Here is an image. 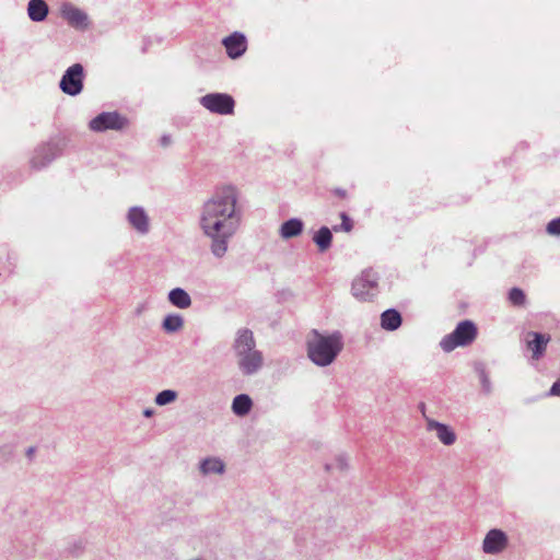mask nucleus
I'll use <instances>...</instances> for the list:
<instances>
[{"instance_id": "obj_1", "label": "nucleus", "mask_w": 560, "mask_h": 560, "mask_svg": "<svg viewBox=\"0 0 560 560\" xmlns=\"http://www.w3.org/2000/svg\"><path fill=\"white\" fill-rule=\"evenodd\" d=\"M238 190L233 185L218 187L203 203L200 214V228L210 240L209 248L215 258H223L229 243L236 234L242 211L237 207Z\"/></svg>"}, {"instance_id": "obj_2", "label": "nucleus", "mask_w": 560, "mask_h": 560, "mask_svg": "<svg viewBox=\"0 0 560 560\" xmlns=\"http://www.w3.org/2000/svg\"><path fill=\"white\" fill-rule=\"evenodd\" d=\"M232 351L236 366L243 376H253L262 370L265 357L257 349L254 332L249 328L237 329L232 342Z\"/></svg>"}, {"instance_id": "obj_3", "label": "nucleus", "mask_w": 560, "mask_h": 560, "mask_svg": "<svg viewBox=\"0 0 560 560\" xmlns=\"http://www.w3.org/2000/svg\"><path fill=\"white\" fill-rule=\"evenodd\" d=\"M313 339L307 342V355L317 366L330 365L343 349L342 335L335 331L330 335H322L313 331Z\"/></svg>"}, {"instance_id": "obj_4", "label": "nucleus", "mask_w": 560, "mask_h": 560, "mask_svg": "<svg viewBox=\"0 0 560 560\" xmlns=\"http://www.w3.org/2000/svg\"><path fill=\"white\" fill-rule=\"evenodd\" d=\"M477 337V327L469 320H463L457 324L453 332L444 336L440 341V347L445 352H451L457 347L470 345Z\"/></svg>"}, {"instance_id": "obj_5", "label": "nucleus", "mask_w": 560, "mask_h": 560, "mask_svg": "<svg viewBox=\"0 0 560 560\" xmlns=\"http://www.w3.org/2000/svg\"><path fill=\"white\" fill-rule=\"evenodd\" d=\"M128 126V118L118 112H103L89 122V128L95 132L121 131Z\"/></svg>"}, {"instance_id": "obj_6", "label": "nucleus", "mask_w": 560, "mask_h": 560, "mask_svg": "<svg viewBox=\"0 0 560 560\" xmlns=\"http://www.w3.org/2000/svg\"><path fill=\"white\" fill-rule=\"evenodd\" d=\"M378 276L372 269L364 270L352 282V294L359 301L371 300L377 291Z\"/></svg>"}, {"instance_id": "obj_7", "label": "nucleus", "mask_w": 560, "mask_h": 560, "mask_svg": "<svg viewBox=\"0 0 560 560\" xmlns=\"http://www.w3.org/2000/svg\"><path fill=\"white\" fill-rule=\"evenodd\" d=\"M83 66L81 63H74L65 71L59 88L65 94L77 96L83 90Z\"/></svg>"}, {"instance_id": "obj_8", "label": "nucleus", "mask_w": 560, "mask_h": 560, "mask_svg": "<svg viewBox=\"0 0 560 560\" xmlns=\"http://www.w3.org/2000/svg\"><path fill=\"white\" fill-rule=\"evenodd\" d=\"M200 104L211 113L230 115L234 112V98L225 93H209L200 98Z\"/></svg>"}, {"instance_id": "obj_9", "label": "nucleus", "mask_w": 560, "mask_h": 560, "mask_svg": "<svg viewBox=\"0 0 560 560\" xmlns=\"http://www.w3.org/2000/svg\"><path fill=\"white\" fill-rule=\"evenodd\" d=\"M60 152L61 148L57 142H47L38 145L31 159L32 168L42 170L46 167Z\"/></svg>"}, {"instance_id": "obj_10", "label": "nucleus", "mask_w": 560, "mask_h": 560, "mask_svg": "<svg viewBox=\"0 0 560 560\" xmlns=\"http://www.w3.org/2000/svg\"><path fill=\"white\" fill-rule=\"evenodd\" d=\"M509 539L506 534L501 529H490L482 542V550L487 555H498L508 546Z\"/></svg>"}, {"instance_id": "obj_11", "label": "nucleus", "mask_w": 560, "mask_h": 560, "mask_svg": "<svg viewBox=\"0 0 560 560\" xmlns=\"http://www.w3.org/2000/svg\"><path fill=\"white\" fill-rule=\"evenodd\" d=\"M128 224L140 235L150 232V218L147 211L139 206L130 207L126 215Z\"/></svg>"}, {"instance_id": "obj_12", "label": "nucleus", "mask_w": 560, "mask_h": 560, "mask_svg": "<svg viewBox=\"0 0 560 560\" xmlns=\"http://www.w3.org/2000/svg\"><path fill=\"white\" fill-rule=\"evenodd\" d=\"M226 54L231 59H237L243 56L247 49V40L244 34L234 32L222 40Z\"/></svg>"}, {"instance_id": "obj_13", "label": "nucleus", "mask_w": 560, "mask_h": 560, "mask_svg": "<svg viewBox=\"0 0 560 560\" xmlns=\"http://www.w3.org/2000/svg\"><path fill=\"white\" fill-rule=\"evenodd\" d=\"M61 16L75 28H86L89 26V16L81 9L70 4L65 3L61 7Z\"/></svg>"}, {"instance_id": "obj_14", "label": "nucleus", "mask_w": 560, "mask_h": 560, "mask_svg": "<svg viewBox=\"0 0 560 560\" xmlns=\"http://www.w3.org/2000/svg\"><path fill=\"white\" fill-rule=\"evenodd\" d=\"M525 340L527 349L532 351V358L539 360L546 351L550 337L541 332L528 331Z\"/></svg>"}, {"instance_id": "obj_15", "label": "nucleus", "mask_w": 560, "mask_h": 560, "mask_svg": "<svg viewBox=\"0 0 560 560\" xmlns=\"http://www.w3.org/2000/svg\"><path fill=\"white\" fill-rule=\"evenodd\" d=\"M427 429L429 431H435L438 439L444 445H452L456 441L455 432L446 424L438 422L433 419H427Z\"/></svg>"}, {"instance_id": "obj_16", "label": "nucleus", "mask_w": 560, "mask_h": 560, "mask_svg": "<svg viewBox=\"0 0 560 560\" xmlns=\"http://www.w3.org/2000/svg\"><path fill=\"white\" fill-rule=\"evenodd\" d=\"M49 13L45 0H30L27 3V15L33 22H43Z\"/></svg>"}, {"instance_id": "obj_17", "label": "nucleus", "mask_w": 560, "mask_h": 560, "mask_svg": "<svg viewBox=\"0 0 560 560\" xmlns=\"http://www.w3.org/2000/svg\"><path fill=\"white\" fill-rule=\"evenodd\" d=\"M199 470L203 476L222 475L225 471V464L219 457H207L200 462Z\"/></svg>"}, {"instance_id": "obj_18", "label": "nucleus", "mask_w": 560, "mask_h": 560, "mask_svg": "<svg viewBox=\"0 0 560 560\" xmlns=\"http://www.w3.org/2000/svg\"><path fill=\"white\" fill-rule=\"evenodd\" d=\"M304 223L301 219L292 218L283 222L280 226V236L289 240L299 236L303 232Z\"/></svg>"}, {"instance_id": "obj_19", "label": "nucleus", "mask_w": 560, "mask_h": 560, "mask_svg": "<svg viewBox=\"0 0 560 560\" xmlns=\"http://www.w3.org/2000/svg\"><path fill=\"white\" fill-rule=\"evenodd\" d=\"M253 399L247 394L236 395L232 400L231 409L237 417L247 416L253 408Z\"/></svg>"}, {"instance_id": "obj_20", "label": "nucleus", "mask_w": 560, "mask_h": 560, "mask_svg": "<svg viewBox=\"0 0 560 560\" xmlns=\"http://www.w3.org/2000/svg\"><path fill=\"white\" fill-rule=\"evenodd\" d=\"M402 318L398 311L394 308L386 310L381 315V326L383 329L394 331L401 325Z\"/></svg>"}, {"instance_id": "obj_21", "label": "nucleus", "mask_w": 560, "mask_h": 560, "mask_svg": "<svg viewBox=\"0 0 560 560\" xmlns=\"http://www.w3.org/2000/svg\"><path fill=\"white\" fill-rule=\"evenodd\" d=\"M314 243L319 252L324 253L330 248L332 242V233L327 226H322L313 236Z\"/></svg>"}, {"instance_id": "obj_22", "label": "nucleus", "mask_w": 560, "mask_h": 560, "mask_svg": "<svg viewBox=\"0 0 560 560\" xmlns=\"http://www.w3.org/2000/svg\"><path fill=\"white\" fill-rule=\"evenodd\" d=\"M174 401H175V390L174 389L162 390L154 398V402L158 406H166Z\"/></svg>"}, {"instance_id": "obj_23", "label": "nucleus", "mask_w": 560, "mask_h": 560, "mask_svg": "<svg viewBox=\"0 0 560 560\" xmlns=\"http://www.w3.org/2000/svg\"><path fill=\"white\" fill-rule=\"evenodd\" d=\"M509 301L514 306H524L526 302L525 293L520 288H512L509 292Z\"/></svg>"}, {"instance_id": "obj_24", "label": "nucleus", "mask_w": 560, "mask_h": 560, "mask_svg": "<svg viewBox=\"0 0 560 560\" xmlns=\"http://www.w3.org/2000/svg\"><path fill=\"white\" fill-rule=\"evenodd\" d=\"M348 468L347 458L343 455H339L336 457L335 463L327 464L326 470L337 469L339 471H345Z\"/></svg>"}, {"instance_id": "obj_25", "label": "nucleus", "mask_w": 560, "mask_h": 560, "mask_svg": "<svg viewBox=\"0 0 560 560\" xmlns=\"http://www.w3.org/2000/svg\"><path fill=\"white\" fill-rule=\"evenodd\" d=\"M190 303L191 300L188 293L185 290L177 288V308H186Z\"/></svg>"}, {"instance_id": "obj_26", "label": "nucleus", "mask_w": 560, "mask_h": 560, "mask_svg": "<svg viewBox=\"0 0 560 560\" xmlns=\"http://www.w3.org/2000/svg\"><path fill=\"white\" fill-rule=\"evenodd\" d=\"M546 231L550 235L560 236V217L551 220L547 224Z\"/></svg>"}, {"instance_id": "obj_27", "label": "nucleus", "mask_w": 560, "mask_h": 560, "mask_svg": "<svg viewBox=\"0 0 560 560\" xmlns=\"http://www.w3.org/2000/svg\"><path fill=\"white\" fill-rule=\"evenodd\" d=\"M479 377H480V382H481L483 392L486 394H490L491 393V382H490V378H489L488 374L486 373L485 369L479 370Z\"/></svg>"}, {"instance_id": "obj_28", "label": "nucleus", "mask_w": 560, "mask_h": 560, "mask_svg": "<svg viewBox=\"0 0 560 560\" xmlns=\"http://www.w3.org/2000/svg\"><path fill=\"white\" fill-rule=\"evenodd\" d=\"M163 328L168 332L175 331V314H170L163 322Z\"/></svg>"}, {"instance_id": "obj_29", "label": "nucleus", "mask_w": 560, "mask_h": 560, "mask_svg": "<svg viewBox=\"0 0 560 560\" xmlns=\"http://www.w3.org/2000/svg\"><path fill=\"white\" fill-rule=\"evenodd\" d=\"M340 218H341V220H342L341 229H342L343 231H346V232L351 231L353 225H352V222H351V220L349 219V217H348L345 212H342V213L340 214Z\"/></svg>"}, {"instance_id": "obj_30", "label": "nucleus", "mask_w": 560, "mask_h": 560, "mask_svg": "<svg viewBox=\"0 0 560 560\" xmlns=\"http://www.w3.org/2000/svg\"><path fill=\"white\" fill-rule=\"evenodd\" d=\"M548 395L560 397V377L552 384Z\"/></svg>"}, {"instance_id": "obj_31", "label": "nucleus", "mask_w": 560, "mask_h": 560, "mask_svg": "<svg viewBox=\"0 0 560 560\" xmlns=\"http://www.w3.org/2000/svg\"><path fill=\"white\" fill-rule=\"evenodd\" d=\"M36 454V447L35 446H30L26 448L25 451V456L30 459V460H33L34 459V456Z\"/></svg>"}, {"instance_id": "obj_32", "label": "nucleus", "mask_w": 560, "mask_h": 560, "mask_svg": "<svg viewBox=\"0 0 560 560\" xmlns=\"http://www.w3.org/2000/svg\"><path fill=\"white\" fill-rule=\"evenodd\" d=\"M147 310V303H139L135 308V315L140 316Z\"/></svg>"}, {"instance_id": "obj_33", "label": "nucleus", "mask_w": 560, "mask_h": 560, "mask_svg": "<svg viewBox=\"0 0 560 560\" xmlns=\"http://www.w3.org/2000/svg\"><path fill=\"white\" fill-rule=\"evenodd\" d=\"M172 143V137L171 136H163L161 138V145L168 147Z\"/></svg>"}, {"instance_id": "obj_34", "label": "nucleus", "mask_w": 560, "mask_h": 560, "mask_svg": "<svg viewBox=\"0 0 560 560\" xmlns=\"http://www.w3.org/2000/svg\"><path fill=\"white\" fill-rule=\"evenodd\" d=\"M175 298H176L175 289H172L168 292V301L171 302L172 305H175Z\"/></svg>"}, {"instance_id": "obj_35", "label": "nucleus", "mask_w": 560, "mask_h": 560, "mask_svg": "<svg viewBox=\"0 0 560 560\" xmlns=\"http://www.w3.org/2000/svg\"><path fill=\"white\" fill-rule=\"evenodd\" d=\"M154 413H155V411L152 408H147V409L143 410V416L145 418H151V417L154 416Z\"/></svg>"}, {"instance_id": "obj_36", "label": "nucleus", "mask_w": 560, "mask_h": 560, "mask_svg": "<svg viewBox=\"0 0 560 560\" xmlns=\"http://www.w3.org/2000/svg\"><path fill=\"white\" fill-rule=\"evenodd\" d=\"M184 325V318L180 315H177V330H179Z\"/></svg>"}, {"instance_id": "obj_37", "label": "nucleus", "mask_w": 560, "mask_h": 560, "mask_svg": "<svg viewBox=\"0 0 560 560\" xmlns=\"http://www.w3.org/2000/svg\"><path fill=\"white\" fill-rule=\"evenodd\" d=\"M335 192L337 196H339L341 198H345L347 195L346 190H343V189H336Z\"/></svg>"}, {"instance_id": "obj_38", "label": "nucleus", "mask_w": 560, "mask_h": 560, "mask_svg": "<svg viewBox=\"0 0 560 560\" xmlns=\"http://www.w3.org/2000/svg\"><path fill=\"white\" fill-rule=\"evenodd\" d=\"M192 560H203V559H202V558H195V559H192Z\"/></svg>"}]
</instances>
